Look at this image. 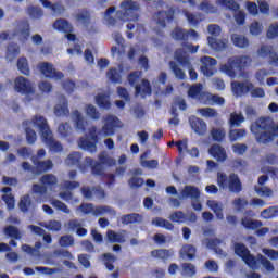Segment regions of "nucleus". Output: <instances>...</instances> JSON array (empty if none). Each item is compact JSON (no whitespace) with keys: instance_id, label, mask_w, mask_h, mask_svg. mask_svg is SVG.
I'll return each mask as SVG.
<instances>
[{"instance_id":"1","label":"nucleus","mask_w":278,"mask_h":278,"mask_svg":"<svg viewBox=\"0 0 278 278\" xmlns=\"http://www.w3.org/2000/svg\"><path fill=\"white\" fill-rule=\"evenodd\" d=\"M34 127L39 129V135L41 136L42 142L50 147V151L53 153H61L64 150V147L60 141H56L53 138V134L49 127L48 121L42 115H35L30 122Z\"/></svg>"},{"instance_id":"2","label":"nucleus","mask_w":278,"mask_h":278,"mask_svg":"<svg viewBox=\"0 0 278 278\" xmlns=\"http://www.w3.org/2000/svg\"><path fill=\"white\" fill-rule=\"evenodd\" d=\"M252 64V58L250 55H233L227 61V64L220 65L219 71L225 73L229 78L235 79L237 73L241 76H245V71Z\"/></svg>"},{"instance_id":"3","label":"nucleus","mask_w":278,"mask_h":278,"mask_svg":"<svg viewBox=\"0 0 278 278\" xmlns=\"http://www.w3.org/2000/svg\"><path fill=\"white\" fill-rule=\"evenodd\" d=\"M217 185L222 190H228L231 193L239 194L243 190L240 176L232 173L227 176L224 173H217Z\"/></svg>"},{"instance_id":"4","label":"nucleus","mask_w":278,"mask_h":278,"mask_svg":"<svg viewBox=\"0 0 278 278\" xmlns=\"http://www.w3.org/2000/svg\"><path fill=\"white\" fill-rule=\"evenodd\" d=\"M141 78V73L135 71L127 75V81L131 87L135 86V94L146 99L152 96V85L148 79H142L141 84H138Z\"/></svg>"},{"instance_id":"5","label":"nucleus","mask_w":278,"mask_h":278,"mask_svg":"<svg viewBox=\"0 0 278 278\" xmlns=\"http://www.w3.org/2000/svg\"><path fill=\"white\" fill-rule=\"evenodd\" d=\"M138 10L139 7L136 2L123 1L121 3V10L117 11L116 15L122 22H138Z\"/></svg>"},{"instance_id":"6","label":"nucleus","mask_w":278,"mask_h":278,"mask_svg":"<svg viewBox=\"0 0 278 278\" xmlns=\"http://www.w3.org/2000/svg\"><path fill=\"white\" fill-rule=\"evenodd\" d=\"M174 58L180 66H182L184 68H188L189 79L194 81L199 78V74L193 70V65L190 61L189 54L184 49H177L175 51Z\"/></svg>"},{"instance_id":"7","label":"nucleus","mask_w":278,"mask_h":278,"mask_svg":"<svg viewBox=\"0 0 278 278\" xmlns=\"http://www.w3.org/2000/svg\"><path fill=\"white\" fill-rule=\"evenodd\" d=\"M235 254L238 255L250 267L254 268L257 265L256 258L251 254V251L244 243H235Z\"/></svg>"},{"instance_id":"8","label":"nucleus","mask_w":278,"mask_h":278,"mask_svg":"<svg viewBox=\"0 0 278 278\" xmlns=\"http://www.w3.org/2000/svg\"><path fill=\"white\" fill-rule=\"evenodd\" d=\"M250 130L252 135H258L260 131H268V130L278 132V126H274L270 118L261 117L256 119L255 123L251 124Z\"/></svg>"},{"instance_id":"9","label":"nucleus","mask_w":278,"mask_h":278,"mask_svg":"<svg viewBox=\"0 0 278 278\" xmlns=\"http://www.w3.org/2000/svg\"><path fill=\"white\" fill-rule=\"evenodd\" d=\"M53 28L56 31H60L62 34H67L65 37H67L68 41L75 42L76 41V35L71 34L73 31V26L71 23L65 18H56L53 23Z\"/></svg>"},{"instance_id":"10","label":"nucleus","mask_w":278,"mask_h":278,"mask_svg":"<svg viewBox=\"0 0 278 278\" xmlns=\"http://www.w3.org/2000/svg\"><path fill=\"white\" fill-rule=\"evenodd\" d=\"M38 71L41 73L42 76L49 79H63L64 74L61 72H56V68L53 64L48 62H40L38 64Z\"/></svg>"},{"instance_id":"11","label":"nucleus","mask_w":278,"mask_h":278,"mask_svg":"<svg viewBox=\"0 0 278 278\" xmlns=\"http://www.w3.org/2000/svg\"><path fill=\"white\" fill-rule=\"evenodd\" d=\"M103 122L104 125L101 128L102 135L105 137L114 136V134L116 132V128L119 127L121 119L113 115H106Z\"/></svg>"},{"instance_id":"12","label":"nucleus","mask_w":278,"mask_h":278,"mask_svg":"<svg viewBox=\"0 0 278 278\" xmlns=\"http://www.w3.org/2000/svg\"><path fill=\"white\" fill-rule=\"evenodd\" d=\"M200 62H202V65L200 66V72H202V74L207 78L213 77V75L215 74L214 67L216 66V64H218V61H216V59L212 56L204 55L200 58Z\"/></svg>"},{"instance_id":"13","label":"nucleus","mask_w":278,"mask_h":278,"mask_svg":"<svg viewBox=\"0 0 278 278\" xmlns=\"http://www.w3.org/2000/svg\"><path fill=\"white\" fill-rule=\"evenodd\" d=\"M189 126H191L192 130L197 136H205L208 131L207 123L204 119H201L194 115L188 118Z\"/></svg>"},{"instance_id":"14","label":"nucleus","mask_w":278,"mask_h":278,"mask_svg":"<svg viewBox=\"0 0 278 278\" xmlns=\"http://www.w3.org/2000/svg\"><path fill=\"white\" fill-rule=\"evenodd\" d=\"M232 92L236 97H244L251 92L254 88V84L245 80V81H233L231 83Z\"/></svg>"},{"instance_id":"15","label":"nucleus","mask_w":278,"mask_h":278,"mask_svg":"<svg viewBox=\"0 0 278 278\" xmlns=\"http://www.w3.org/2000/svg\"><path fill=\"white\" fill-rule=\"evenodd\" d=\"M14 89L21 94H33L35 92L29 80L23 76H18L14 79Z\"/></svg>"},{"instance_id":"16","label":"nucleus","mask_w":278,"mask_h":278,"mask_svg":"<svg viewBox=\"0 0 278 278\" xmlns=\"http://www.w3.org/2000/svg\"><path fill=\"white\" fill-rule=\"evenodd\" d=\"M185 199L199 201L201 199L200 188L192 185H186L179 192V200Z\"/></svg>"},{"instance_id":"17","label":"nucleus","mask_w":278,"mask_h":278,"mask_svg":"<svg viewBox=\"0 0 278 278\" xmlns=\"http://www.w3.org/2000/svg\"><path fill=\"white\" fill-rule=\"evenodd\" d=\"M257 53L261 58L265 59V58H269V64L278 67V53H276L274 51V47L273 46H261L260 49L257 50Z\"/></svg>"},{"instance_id":"18","label":"nucleus","mask_w":278,"mask_h":278,"mask_svg":"<svg viewBox=\"0 0 278 278\" xmlns=\"http://www.w3.org/2000/svg\"><path fill=\"white\" fill-rule=\"evenodd\" d=\"M30 161L33 163L35 167V172H37L38 174H43V173H48L49 170L53 169V161L49 160H45V161H40L38 159V156H31Z\"/></svg>"},{"instance_id":"19","label":"nucleus","mask_w":278,"mask_h":278,"mask_svg":"<svg viewBox=\"0 0 278 278\" xmlns=\"http://www.w3.org/2000/svg\"><path fill=\"white\" fill-rule=\"evenodd\" d=\"M204 96H207V91H203V85L201 83H198L189 87V90H188L189 99H197L199 103H203Z\"/></svg>"},{"instance_id":"20","label":"nucleus","mask_w":278,"mask_h":278,"mask_svg":"<svg viewBox=\"0 0 278 278\" xmlns=\"http://www.w3.org/2000/svg\"><path fill=\"white\" fill-rule=\"evenodd\" d=\"M257 143L268 144L275 140V137L278 136V131L274 130H262L258 134H254Z\"/></svg>"},{"instance_id":"21","label":"nucleus","mask_w":278,"mask_h":278,"mask_svg":"<svg viewBox=\"0 0 278 278\" xmlns=\"http://www.w3.org/2000/svg\"><path fill=\"white\" fill-rule=\"evenodd\" d=\"M73 122L75 129L80 132L87 131L88 121L85 118L84 114H81L79 111H73L72 113Z\"/></svg>"},{"instance_id":"22","label":"nucleus","mask_w":278,"mask_h":278,"mask_svg":"<svg viewBox=\"0 0 278 278\" xmlns=\"http://www.w3.org/2000/svg\"><path fill=\"white\" fill-rule=\"evenodd\" d=\"M151 256L154 260L162 261L163 263H167L170 258L174 257V250H166V249H159V250H152Z\"/></svg>"},{"instance_id":"23","label":"nucleus","mask_w":278,"mask_h":278,"mask_svg":"<svg viewBox=\"0 0 278 278\" xmlns=\"http://www.w3.org/2000/svg\"><path fill=\"white\" fill-rule=\"evenodd\" d=\"M43 8L50 9L53 15H63L65 13V7L61 2L52 3L49 0H39Z\"/></svg>"},{"instance_id":"24","label":"nucleus","mask_w":278,"mask_h":278,"mask_svg":"<svg viewBox=\"0 0 278 278\" xmlns=\"http://www.w3.org/2000/svg\"><path fill=\"white\" fill-rule=\"evenodd\" d=\"M202 104L204 105H208V106H214L219 105L223 106L225 104V99L218 94H213L211 92H207L206 94H204V97H202Z\"/></svg>"},{"instance_id":"25","label":"nucleus","mask_w":278,"mask_h":278,"mask_svg":"<svg viewBox=\"0 0 278 278\" xmlns=\"http://www.w3.org/2000/svg\"><path fill=\"white\" fill-rule=\"evenodd\" d=\"M207 43L214 51H224L229 46V40L227 39H216L215 37H207Z\"/></svg>"},{"instance_id":"26","label":"nucleus","mask_w":278,"mask_h":278,"mask_svg":"<svg viewBox=\"0 0 278 278\" xmlns=\"http://www.w3.org/2000/svg\"><path fill=\"white\" fill-rule=\"evenodd\" d=\"M208 153L213 156L217 162H225L227 159L225 148L220 147L219 144H213L208 149Z\"/></svg>"},{"instance_id":"27","label":"nucleus","mask_w":278,"mask_h":278,"mask_svg":"<svg viewBox=\"0 0 278 278\" xmlns=\"http://www.w3.org/2000/svg\"><path fill=\"white\" fill-rule=\"evenodd\" d=\"M85 163L87 166L91 167V173L93 176H105V172H103L102 165L99 162H94V160L90 156H86Z\"/></svg>"},{"instance_id":"28","label":"nucleus","mask_w":278,"mask_h":278,"mask_svg":"<svg viewBox=\"0 0 278 278\" xmlns=\"http://www.w3.org/2000/svg\"><path fill=\"white\" fill-rule=\"evenodd\" d=\"M174 20V13L168 11H157L156 13V24L162 28H166L167 22H172Z\"/></svg>"},{"instance_id":"29","label":"nucleus","mask_w":278,"mask_h":278,"mask_svg":"<svg viewBox=\"0 0 278 278\" xmlns=\"http://www.w3.org/2000/svg\"><path fill=\"white\" fill-rule=\"evenodd\" d=\"M78 144L80 147L81 150L87 151L89 153H97L98 151V142L96 141H90L89 139L86 138H80L78 141Z\"/></svg>"},{"instance_id":"30","label":"nucleus","mask_w":278,"mask_h":278,"mask_svg":"<svg viewBox=\"0 0 278 278\" xmlns=\"http://www.w3.org/2000/svg\"><path fill=\"white\" fill-rule=\"evenodd\" d=\"M172 38L177 42H188L189 41V34L186 29L176 27L170 34Z\"/></svg>"},{"instance_id":"31","label":"nucleus","mask_w":278,"mask_h":278,"mask_svg":"<svg viewBox=\"0 0 278 278\" xmlns=\"http://www.w3.org/2000/svg\"><path fill=\"white\" fill-rule=\"evenodd\" d=\"M61 99L63 100L62 104H55L54 106V115L55 116H67L70 114L68 110V102L65 98V96H61Z\"/></svg>"},{"instance_id":"32","label":"nucleus","mask_w":278,"mask_h":278,"mask_svg":"<svg viewBox=\"0 0 278 278\" xmlns=\"http://www.w3.org/2000/svg\"><path fill=\"white\" fill-rule=\"evenodd\" d=\"M230 40H232L236 48L245 49L250 47V40L244 36L233 34Z\"/></svg>"},{"instance_id":"33","label":"nucleus","mask_w":278,"mask_h":278,"mask_svg":"<svg viewBox=\"0 0 278 278\" xmlns=\"http://www.w3.org/2000/svg\"><path fill=\"white\" fill-rule=\"evenodd\" d=\"M27 13L34 21L42 20L45 16V10L38 5H29L27 8Z\"/></svg>"},{"instance_id":"34","label":"nucleus","mask_w":278,"mask_h":278,"mask_svg":"<svg viewBox=\"0 0 278 278\" xmlns=\"http://www.w3.org/2000/svg\"><path fill=\"white\" fill-rule=\"evenodd\" d=\"M94 100L98 108L103 110L111 109L110 97L106 93H98Z\"/></svg>"},{"instance_id":"35","label":"nucleus","mask_w":278,"mask_h":278,"mask_svg":"<svg viewBox=\"0 0 278 278\" xmlns=\"http://www.w3.org/2000/svg\"><path fill=\"white\" fill-rule=\"evenodd\" d=\"M40 182L42 186H46L48 189L53 190L56 188L58 178L54 175H45L40 178Z\"/></svg>"},{"instance_id":"36","label":"nucleus","mask_w":278,"mask_h":278,"mask_svg":"<svg viewBox=\"0 0 278 278\" xmlns=\"http://www.w3.org/2000/svg\"><path fill=\"white\" fill-rule=\"evenodd\" d=\"M247 136L245 128H235L229 130V141L235 143Z\"/></svg>"},{"instance_id":"37","label":"nucleus","mask_w":278,"mask_h":278,"mask_svg":"<svg viewBox=\"0 0 278 278\" xmlns=\"http://www.w3.org/2000/svg\"><path fill=\"white\" fill-rule=\"evenodd\" d=\"M241 226L249 230H255L263 226V223L261 220H253L249 217L241 218Z\"/></svg>"},{"instance_id":"38","label":"nucleus","mask_w":278,"mask_h":278,"mask_svg":"<svg viewBox=\"0 0 278 278\" xmlns=\"http://www.w3.org/2000/svg\"><path fill=\"white\" fill-rule=\"evenodd\" d=\"M3 233L4 236H8L9 238H12L14 240H20L23 238V235L21 233V231L15 226H12V225L4 227Z\"/></svg>"},{"instance_id":"39","label":"nucleus","mask_w":278,"mask_h":278,"mask_svg":"<svg viewBox=\"0 0 278 278\" xmlns=\"http://www.w3.org/2000/svg\"><path fill=\"white\" fill-rule=\"evenodd\" d=\"M20 25H21V28H20L21 40L27 41L30 35V26L28 24V21L22 20Z\"/></svg>"},{"instance_id":"40","label":"nucleus","mask_w":278,"mask_h":278,"mask_svg":"<svg viewBox=\"0 0 278 278\" xmlns=\"http://www.w3.org/2000/svg\"><path fill=\"white\" fill-rule=\"evenodd\" d=\"M152 225L154 227H161V228H165L166 230L173 231L174 230V225L173 223L163 219L162 217H155L152 219Z\"/></svg>"},{"instance_id":"41","label":"nucleus","mask_w":278,"mask_h":278,"mask_svg":"<svg viewBox=\"0 0 278 278\" xmlns=\"http://www.w3.org/2000/svg\"><path fill=\"white\" fill-rule=\"evenodd\" d=\"M207 206L210 210H212L215 213V215L218 219L224 218L223 205L219 202H216L213 200L207 201Z\"/></svg>"},{"instance_id":"42","label":"nucleus","mask_w":278,"mask_h":278,"mask_svg":"<svg viewBox=\"0 0 278 278\" xmlns=\"http://www.w3.org/2000/svg\"><path fill=\"white\" fill-rule=\"evenodd\" d=\"M195 253L197 250L192 244H186L180 252V256H182V258L187 257L189 261H192L195 258Z\"/></svg>"},{"instance_id":"43","label":"nucleus","mask_w":278,"mask_h":278,"mask_svg":"<svg viewBox=\"0 0 278 278\" xmlns=\"http://www.w3.org/2000/svg\"><path fill=\"white\" fill-rule=\"evenodd\" d=\"M140 218L141 215L139 213L125 214L122 216V223L123 225L128 226L138 223Z\"/></svg>"},{"instance_id":"44","label":"nucleus","mask_w":278,"mask_h":278,"mask_svg":"<svg viewBox=\"0 0 278 278\" xmlns=\"http://www.w3.org/2000/svg\"><path fill=\"white\" fill-rule=\"evenodd\" d=\"M180 275L186 277H193L195 275V267L191 263L180 264Z\"/></svg>"},{"instance_id":"45","label":"nucleus","mask_w":278,"mask_h":278,"mask_svg":"<svg viewBox=\"0 0 278 278\" xmlns=\"http://www.w3.org/2000/svg\"><path fill=\"white\" fill-rule=\"evenodd\" d=\"M168 66H169V70L173 71L176 79H179V80L186 79V74L184 73V71L179 67V65L176 62H174V61L168 62Z\"/></svg>"},{"instance_id":"46","label":"nucleus","mask_w":278,"mask_h":278,"mask_svg":"<svg viewBox=\"0 0 278 278\" xmlns=\"http://www.w3.org/2000/svg\"><path fill=\"white\" fill-rule=\"evenodd\" d=\"M20 55V46L15 42H12L8 46V51H7V58L10 61L15 60Z\"/></svg>"},{"instance_id":"47","label":"nucleus","mask_w":278,"mask_h":278,"mask_svg":"<svg viewBox=\"0 0 278 278\" xmlns=\"http://www.w3.org/2000/svg\"><path fill=\"white\" fill-rule=\"evenodd\" d=\"M210 135L211 138H213V140L218 143H222L226 137V132L223 128H213L211 129Z\"/></svg>"},{"instance_id":"48","label":"nucleus","mask_w":278,"mask_h":278,"mask_svg":"<svg viewBox=\"0 0 278 278\" xmlns=\"http://www.w3.org/2000/svg\"><path fill=\"white\" fill-rule=\"evenodd\" d=\"M102 260H103V263H104V266L106 269H109V271H113L114 269V262H116V256L115 255H112L111 253H104L102 255Z\"/></svg>"},{"instance_id":"49","label":"nucleus","mask_w":278,"mask_h":278,"mask_svg":"<svg viewBox=\"0 0 278 278\" xmlns=\"http://www.w3.org/2000/svg\"><path fill=\"white\" fill-rule=\"evenodd\" d=\"M85 113H86L87 116H89L93 121H99V118L101 116L100 112L92 104H86Z\"/></svg>"},{"instance_id":"50","label":"nucleus","mask_w":278,"mask_h":278,"mask_svg":"<svg viewBox=\"0 0 278 278\" xmlns=\"http://www.w3.org/2000/svg\"><path fill=\"white\" fill-rule=\"evenodd\" d=\"M106 239H109V241L111 243H123V242H125V238L121 233H117L114 230H106Z\"/></svg>"},{"instance_id":"51","label":"nucleus","mask_w":278,"mask_h":278,"mask_svg":"<svg viewBox=\"0 0 278 278\" xmlns=\"http://www.w3.org/2000/svg\"><path fill=\"white\" fill-rule=\"evenodd\" d=\"M17 68L24 76H29L30 70L26 58H20L17 60Z\"/></svg>"},{"instance_id":"52","label":"nucleus","mask_w":278,"mask_h":278,"mask_svg":"<svg viewBox=\"0 0 278 278\" xmlns=\"http://www.w3.org/2000/svg\"><path fill=\"white\" fill-rule=\"evenodd\" d=\"M33 202L30 200L29 194L23 195L20 200L18 207L23 213H27L31 207Z\"/></svg>"},{"instance_id":"53","label":"nucleus","mask_w":278,"mask_h":278,"mask_svg":"<svg viewBox=\"0 0 278 278\" xmlns=\"http://www.w3.org/2000/svg\"><path fill=\"white\" fill-rule=\"evenodd\" d=\"M106 78H109L112 84H118L122 80V75L116 67H111L109 72H106Z\"/></svg>"},{"instance_id":"54","label":"nucleus","mask_w":278,"mask_h":278,"mask_svg":"<svg viewBox=\"0 0 278 278\" xmlns=\"http://www.w3.org/2000/svg\"><path fill=\"white\" fill-rule=\"evenodd\" d=\"M262 218L270 219L278 216V207L277 206H269L261 212Z\"/></svg>"},{"instance_id":"55","label":"nucleus","mask_w":278,"mask_h":278,"mask_svg":"<svg viewBox=\"0 0 278 278\" xmlns=\"http://www.w3.org/2000/svg\"><path fill=\"white\" fill-rule=\"evenodd\" d=\"M116 12V7H111L105 10L104 12V21L106 24L114 26L116 25V17L111 16V14H114Z\"/></svg>"},{"instance_id":"56","label":"nucleus","mask_w":278,"mask_h":278,"mask_svg":"<svg viewBox=\"0 0 278 278\" xmlns=\"http://www.w3.org/2000/svg\"><path fill=\"white\" fill-rule=\"evenodd\" d=\"M245 118L242 114H237L236 112L230 113V118H229V125L231 127L233 126H240L242 123H244Z\"/></svg>"},{"instance_id":"57","label":"nucleus","mask_w":278,"mask_h":278,"mask_svg":"<svg viewBox=\"0 0 278 278\" xmlns=\"http://www.w3.org/2000/svg\"><path fill=\"white\" fill-rule=\"evenodd\" d=\"M75 244V239L71 235H64L59 240V245L62 248H70Z\"/></svg>"},{"instance_id":"58","label":"nucleus","mask_w":278,"mask_h":278,"mask_svg":"<svg viewBox=\"0 0 278 278\" xmlns=\"http://www.w3.org/2000/svg\"><path fill=\"white\" fill-rule=\"evenodd\" d=\"M73 128L71 127L70 123L65 122L60 124L59 126V134L60 136L66 138L72 135Z\"/></svg>"},{"instance_id":"59","label":"nucleus","mask_w":278,"mask_h":278,"mask_svg":"<svg viewBox=\"0 0 278 278\" xmlns=\"http://www.w3.org/2000/svg\"><path fill=\"white\" fill-rule=\"evenodd\" d=\"M81 160V153L79 152H72L67 159H65V163L68 165H78Z\"/></svg>"},{"instance_id":"60","label":"nucleus","mask_w":278,"mask_h":278,"mask_svg":"<svg viewBox=\"0 0 278 278\" xmlns=\"http://www.w3.org/2000/svg\"><path fill=\"white\" fill-rule=\"evenodd\" d=\"M255 192L260 195V197H264V198H270L273 197V190L268 187H258L255 186L254 187Z\"/></svg>"},{"instance_id":"61","label":"nucleus","mask_w":278,"mask_h":278,"mask_svg":"<svg viewBox=\"0 0 278 278\" xmlns=\"http://www.w3.org/2000/svg\"><path fill=\"white\" fill-rule=\"evenodd\" d=\"M185 219H186V216L181 211H177L175 213H172V215H169V220H172L173 223L181 224L185 222Z\"/></svg>"},{"instance_id":"62","label":"nucleus","mask_w":278,"mask_h":278,"mask_svg":"<svg viewBox=\"0 0 278 278\" xmlns=\"http://www.w3.org/2000/svg\"><path fill=\"white\" fill-rule=\"evenodd\" d=\"M98 160H100V164H103L105 166L112 167L116 164V161L105 154H100V156H98Z\"/></svg>"},{"instance_id":"63","label":"nucleus","mask_w":278,"mask_h":278,"mask_svg":"<svg viewBox=\"0 0 278 278\" xmlns=\"http://www.w3.org/2000/svg\"><path fill=\"white\" fill-rule=\"evenodd\" d=\"M266 36L268 39H275L278 37V22L274 23L267 29Z\"/></svg>"},{"instance_id":"64","label":"nucleus","mask_w":278,"mask_h":278,"mask_svg":"<svg viewBox=\"0 0 278 278\" xmlns=\"http://www.w3.org/2000/svg\"><path fill=\"white\" fill-rule=\"evenodd\" d=\"M26 140L28 144H35L37 141V134L33 128H26Z\"/></svg>"}]
</instances>
